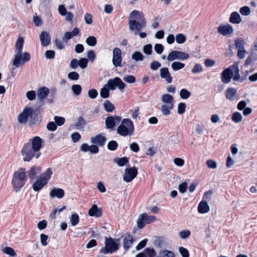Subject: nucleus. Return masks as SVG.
<instances>
[{"mask_svg": "<svg viewBox=\"0 0 257 257\" xmlns=\"http://www.w3.org/2000/svg\"><path fill=\"white\" fill-rule=\"evenodd\" d=\"M42 139L36 136L25 143L21 150V154L25 162H29L33 158L38 159L41 155L40 150L42 147Z\"/></svg>", "mask_w": 257, "mask_h": 257, "instance_id": "nucleus-1", "label": "nucleus"}, {"mask_svg": "<svg viewBox=\"0 0 257 257\" xmlns=\"http://www.w3.org/2000/svg\"><path fill=\"white\" fill-rule=\"evenodd\" d=\"M24 44V39L22 37L18 39L16 43V49L18 52L15 56L13 64L17 67L20 65H23L25 62L29 61L31 59L30 54L28 52H24L22 54V49Z\"/></svg>", "mask_w": 257, "mask_h": 257, "instance_id": "nucleus-2", "label": "nucleus"}, {"mask_svg": "<svg viewBox=\"0 0 257 257\" xmlns=\"http://www.w3.org/2000/svg\"><path fill=\"white\" fill-rule=\"evenodd\" d=\"M131 17L134 18L138 20H130L128 23L129 28L131 31L136 30L137 32H139L143 28L146 26V22L144 18V15L142 12L137 10L132 11L130 14Z\"/></svg>", "mask_w": 257, "mask_h": 257, "instance_id": "nucleus-3", "label": "nucleus"}, {"mask_svg": "<svg viewBox=\"0 0 257 257\" xmlns=\"http://www.w3.org/2000/svg\"><path fill=\"white\" fill-rule=\"evenodd\" d=\"M26 179L24 169L21 168L14 173L12 183L16 192L25 185Z\"/></svg>", "mask_w": 257, "mask_h": 257, "instance_id": "nucleus-4", "label": "nucleus"}, {"mask_svg": "<svg viewBox=\"0 0 257 257\" xmlns=\"http://www.w3.org/2000/svg\"><path fill=\"white\" fill-rule=\"evenodd\" d=\"M135 128L133 122L129 118H124L117 128V133L121 136H132Z\"/></svg>", "mask_w": 257, "mask_h": 257, "instance_id": "nucleus-5", "label": "nucleus"}, {"mask_svg": "<svg viewBox=\"0 0 257 257\" xmlns=\"http://www.w3.org/2000/svg\"><path fill=\"white\" fill-rule=\"evenodd\" d=\"M119 239L115 240L112 238L109 237L105 238V246L102 247L100 250V252L106 254L108 253H112L117 251L119 248Z\"/></svg>", "mask_w": 257, "mask_h": 257, "instance_id": "nucleus-6", "label": "nucleus"}, {"mask_svg": "<svg viewBox=\"0 0 257 257\" xmlns=\"http://www.w3.org/2000/svg\"><path fill=\"white\" fill-rule=\"evenodd\" d=\"M156 220V217L155 216H149L147 213H143L139 216L137 220L138 226L140 228H143L146 223H153Z\"/></svg>", "mask_w": 257, "mask_h": 257, "instance_id": "nucleus-7", "label": "nucleus"}, {"mask_svg": "<svg viewBox=\"0 0 257 257\" xmlns=\"http://www.w3.org/2000/svg\"><path fill=\"white\" fill-rule=\"evenodd\" d=\"M110 90H114L117 87L119 89H123L125 86V84L122 81L121 79L119 77H115L114 79H109L105 84Z\"/></svg>", "mask_w": 257, "mask_h": 257, "instance_id": "nucleus-8", "label": "nucleus"}, {"mask_svg": "<svg viewBox=\"0 0 257 257\" xmlns=\"http://www.w3.org/2000/svg\"><path fill=\"white\" fill-rule=\"evenodd\" d=\"M189 58V55L185 52L178 51H172L169 53L167 56V60L169 61L178 59L180 60H186Z\"/></svg>", "mask_w": 257, "mask_h": 257, "instance_id": "nucleus-9", "label": "nucleus"}, {"mask_svg": "<svg viewBox=\"0 0 257 257\" xmlns=\"http://www.w3.org/2000/svg\"><path fill=\"white\" fill-rule=\"evenodd\" d=\"M112 60L113 65L115 67H122V56L121 51L119 48H114L112 51Z\"/></svg>", "mask_w": 257, "mask_h": 257, "instance_id": "nucleus-10", "label": "nucleus"}, {"mask_svg": "<svg viewBox=\"0 0 257 257\" xmlns=\"http://www.w3.org/2000/svg\"><path fill=\"white\" fill-rule=\"evenodd\" d=\"M137 174L138 170L136 167L126 168L124 170L123 179L126 182H130L137 176Z\"/></svg>", "mask_w": 257, "mask_h": 257, "instance_id": "nucleus-11", "label": "nucleus"}, {"mask_svg": "<svg viewBox=\"0 0 257 257\" xmlns=\"http://www.w3.org/2000/svg\"><path fill=\"white\" fill-rule=\"evenodd\" d=\"M33 113L31 107H25L23 112L21 113L18 118V120L20 123H26L29 117L32 115Z\"/></svg>", "mask_w": 257, "mask_h": 257, "instance_id": "nucleus-12", "label": "nucleus"}, {"mask_svg": "<svg viewBox=\"0 0 257 257\" xmlns=\"http://www.w3.org/2000/svg\"><path fill=\"white\" fill-rule=\"evenodd\" d=\"M121 117L119 116H109L105 119V123L106 128L112 129L115 126L116 122H119L121 121Z\"/></svg>", "mask_w": 257, "mask_h": 257, "instance_id": "nucleus-13", "label": "nucleus"}, {"mask_svg": "<svg viewBox=\"0 0 257 257\" xmlns=\"http://www.w3.org/2000/svg\"><path fill=\"white\" fill-rule=\"evenodd\" d=\"M217 32L223 36H227L232 34L233 32V29L232 26L229 24L220 25L217 28Z\"/></svg>", "mask_w": 257, "mask_h": 257, "instance_id": "nucleus-14", "label": "nucleus"}, {"mask_svg": "<svg viewBox=\"0 0 257 257\" xmlns=\"http://www.w3.org/2000/svg\"><path fill=\"white\" fill-rule=\"evenodd\" d=\"M233 75V72L230 68H226L221 73V81L224 83H228L230 81Z\"/></svg>", "mask_w": 257, "mask_h": 257, "instance_id": "nucleus-15", "label": "nucleus"}, {"mask_svg": "<svg viewBox=\"0 0 257 257\" xmlns=\"http://www.w3.org/2000/svg\"><path fill=\"white\" fill-rule=\"evenodd\" d=\"M106 140V138L101 134L97 135L95 137L91 138V142L99 147H103L105 144Z\"/></svg>", "mask_w": 257, "mask_h": 257, "instance_id": "nucleus-16", "label": "nucleus"}, {"mask_svg": "<svg viewBox=\"0 0 257 257\" xmlns=\"http://www.w3.org/2000/svg\"><path fill=\"white\" fill-rule=\"evenodd\" d=\"M160 77L165 79L168 83H171L172 82V77L167 67H163L160 70Z\"/></svg>", "mask_w": 257, "mask_h": 257, "instance_id": "nucleus-17", "label": "nucleus"}, {"mask_svg": "<svg viewBox=\"0 0 257 257\" xmlns=\"http://www.w3.org/2000/svg\"><path fill=\"white\" fill-rule=\"evenodd\" d=\"M134 242L133 236L130 233H127L123 240V247L125 251H127L132 246Z\"/></svg>", "mask_w": 257, "mask_h": 257, "instance_id": "nucleus-18", "label": "nucleus"}, {"mask_svg": "<svg viewBox=\"0 0 257 257\" xmlns=\"http://www.w3.org/2000/svg\"><path fill=\"white\" fill-rule=\"evenodd\" d=\"M40 39L43 46L49 45L51 42V37L49 33L46 31L41 32L40 36Z\"/></svg>", "mask_w": 257, "mask_h": 257, "instance_id": "nucleus-19", "label": "nucleus"}, {"mask_svg": "<svg viewBox=\"0 0 257 257\" xmlns=\"http://www.w3.org/2000/svg\"><path fill=\"white\" fill-rule=\"evenodd\" d=\"M50 92L46 87H42L37 90V97L40 100H43L47 97Z\"/></svg>", "mask_w": 257, "mask_h": 257, "instance_id": "nucleus-20", "label": "nucleus"}, {"mask_svg": "<svg viewBox=\"0 0 257 257\" xmlns=\"http://www.w3.org/2000/svg\"><path fill=\"white\" fill-rule=\"evenodd\" d=\"M225 97L229 101L234 100L237 97L236 90L232 87L228 88L225 91Z\"/></svg>", "mask_w": 257, "mask_h": 257, "instance_id": "nucleus-21", "label": "nucleus"}, {"mask_svg": "<svg viewBox=\"0 0 257 257\" xmlns=\"http://www.w3.org/2000/svg\"><path fill=\"white\" fill-rule=\"evenodd\" d=\"M64 191L61 188H53L50 193V195L52 198L57 197L58 199L62 198L64 196Z\"/></svg>", "mask_w": 257, "mask_h": 257, "instance_id": "nucleus-22", "label": "nucleus"}, {"mask_svg": "<svg viewBox=\"0 0 257 257\" xmlns=\"http://www.w3.org/2000/svg\"><path fill=\"white\" fill-rule=\"evenodd\" d=\"M210 208L207 201L202 200L201 201L198 207V211L200 213L204 214L209 211Z\"/></svg>", "mask_w": 257, "mask_h": 257, "instance_id": "nucleus-23", "label": "nucleus"}, {"mask_svg": "<svg viewBox=\"0 0 257 257\" xmlns=\"http://www.w3.org/2000/svg\"><path fill=\"white\" fill-rule=\"evenodd\" d=\"M88 214L91 216L99 217L102 215V212L101 209H98L97 206L95 204L89 210Z\"/></svg>", "mask_w": 257, "mask_h": 257, "instance_id": "nucleus-24", "label": "nucleus"}, {"mask_svg": "<svg viewBox=\"0 0 257 257\" xmlns=\"http://www.w3.org/2000/svg\"><path fill=\"white\" fill-rule=\"evenodd\" d=\"M229 21L232 24H238L241 22V18L238 13L233 12L230 14Z\"/></svg>", "mask_w": 257, "mask_h": 257, "instance_id": "nucleus-25", "label": "nucleus"}, {"mask_svg": "<svg viewBox=\"0 0 257 257\" xmlns=\"http://www.w3.org/2000/svg\"><path fill=\"white\" fill-rule=\"evenodd\" d=\"M40 172L41 168L40 167H32L28 171V176L31 179L33 180L36 178L37 175L40 174Z\"/></svg>", "mask_w": 257, "mask_h": 257, "instance_id": "nucleus-26", "label": "nucleus"}, {"mask_svg": "<svg viewBox=\"0 0 257 257\" xmlns=\"http://www.w3.org/2000/svg\"><path fill=\"white\" fill-rule=\"evenodd\" d=\"M46 184L42 179L39 178L33 184L32 188L34 191H39Z\"/></svg>", "mask_w": 257, "mask_h": 257, "instance_id": "nucleus-27", "label": "nucleus"}, {"mask_svg": "<svg viewBox=\"0 0 257 257\" xmlns=\"http://www.w3.org/2000/svg\"><path fill=\"white\" fill-rule=\"evenodd\" d=\"M161 100L164 104L174 105L173 97L169 94L162 95Z\"/></svg>", "mask_w": 257, "mask_h": 257, "instance_id": "nucleus-28", "label": "nucleus"}, {"mask_svg": "<svg viewBox=\"0 0 257 257\" xmlns=\"http://www.w3.org/2000/svg\"><path fill=\"white\" fill-rule=\"evenodd\" d=\"M52 174L53 172L51 169L48 168L47 169L46 171L42 174L40 178L42 179L45 183L47 184L48 181L51 178Z\"/></svg>", "mask_w": 257, "mask_h": 257, "instance_id": "nucleus-29", "label": "nucleus"}, {"mask_svg": "<svg viewBox=\"0 0 257 257\" xmlns=\"http://www.w3.org/2000/svg\"><path fill=\"white\" fill-rule=\"evenodd\" d=\"M173 107L174 105L163 104L161 105V110L164 115H169L171 113L170 110Z\"/></svg>", "mask_w": 257, "mask_h": 257, "instance_id": "nucleus-30", "label": "nucleus"}, {"mask_svg": "<svg viewBox=\"0 0 257 257\" xmlns=\"http://www.w3.org/2000/svg\"><path fill=\"white\" fill-rule=\"evenodd\" d=\"M156 257H175V254L170 250L167 249L161 250L159 252V255Z\"/></svg>", "mask_w": 257, "mask_h": 257, "instance_id": "nucleus-31", "label": "nucleus"}, {"mask_svg": "<svg viewBox=\"0 0 257 257\" xmlns=\"http://www.w3.org/2000/svg\"><path fill=\"white\" fill-rule=\"evenodd\" d=\"M86 124L84 118L82 116L78 117L77 122L75 124V126L77 130L82 129Z\"/></svg>", "mask_w": 257, "mask_h": 257, "instance_id": "nucleus-32", "label": "nucleus"}, {"mask_svg": "<svg viewBox=\"0 0 257 257\" xmlns=\"http://www.w3.org/2000/svg\"><path fill=\"white\" fill-rule=\"evenodd\" d=\"M132 59L136 62L142 61L144 60V56L140 52L136 51L132 55Z\"/></svg>", "mask_w": 257, "mask_h": 257, "instance_id": "nucleus-33", "label": "nucleus"}, {"mask_svg": "<svg viewBox=\"0 0 257 257\" xmlns=\"http://www.w3.org/2000/svg\"><path fill=\"white\" fill-rule=\"evenodd\" d=\"M103 106L104 109L108 112L113 111L115 108L113 104L108 100L104 101Z\"/></svg>", "mask_w": 257, "mask_h": 257, "instance_id": "nucleus-34", "label": "nucleus"}, {"mask_svg": "<svg viewBox=\"0 0 257 257\" xmlns=\"http://www.w3.org/2000/svg\"><path fill=\"white\" fill-rule=\"evenodd\" d=\"M184 67L185 64L179 61L174 62L171 64V67L174 71H178L183 68Z\"/></svg>", "mask_w": 257, "mask_h": 257, "instance_id": "nucleus-35", "label": "nucleus"}, {"mask_svg": "<svg viewBox=\"0 0 257 257\" xmlns=\"http://www.w3.org/2000/svg\"><path fill=\"white\" fill-rule=\"evenodd\" d=\"M109 88L105 85L101 89L100 91V95L103 98H107L109 96Z\"/></svg>", "mask_w": 257, "mask_h": 257, "instance_id": "nucleus-36", "label": "nucleus"}, {"mask_svg": "<svg viewBox=\"0 0 257 257\" xmlns=\"http://www.w3.org/2000/svg\"><path fill=\"white\" fill-rule=\"evenodd\" d=\"M231 119L233 122L238 123L242 119V115L239 112H235L232 114Z\"/></svg>", "mask_w": 257, "mask_h": 257, "instance_id": "nucleus-37", "label": "nucleus"}, {"mask_svg": "<svg viewBox=\"0 0 257 257\" xmlns=\"http://www.w3.org/2000/svg\"><path fill=\"white\" fill-rule=\"evenodd\" d=\"M244 42L242 38H237L235 42V45L237 50L244 49Z\"/></svg>", "mask_w": 257, "mask_h": 257, "instance_id": "nucleus-38", "label": "nucleus"}, {"mask_svg": "<svg viewBox=\"0 0 257 257\" xmlns=\"http://www.w3.org/2000/svg\"><path fill=\"white\" fill-rule=\"evenodd\" d=\"M2 251L4 253L9 254L12 256H14L16 253L13 248L11 247H5L2 249Z\"/></svg>", "mask_w": 257, "mask_h": 257, "instance_id": "nucleus-39", "label": "nucleus"}, {"mask_svg": "<svg viewBox=\"0 0 257 257\" xmlns=\"http://www.w3.org/2000/svg\"><path fill=\"white\" fill-rule=\"evenodd\" d=\"M79 221V217L78 214L73 213L71 215L70 217V222L72 226H76Z\"/></svg>", "mask_w": 257, "mask_h": 257, "instance_id": "nucleus-40", "label": "nucleus"}, {"mask_svg": "<svg viewBox=\"0 0 257 257\" xmlns=\"http://www.w3.org/2000/svg\"><path fill=\"white\" fill-rule=\"evenodd\" d=\"M86 43L90 46H94L97 43L96 38L94 36H89L86 39Z\"/></svg>", "mask_w": 257, "mask_h": 257, "instance_id": "nucleus-41", "label": "nucleus"}, {"mask_svg": "<svg viewBox=\"0 0 257 257\" xmlns=\"http://www.w3.org/2000/svg\"><path fill=\"white\" fill-rule=\"evenodd\" d=\"M190 95V92L185 88L182 89L180 91V96L182 99H187Z\"/></svg>", "mask_w": 257, "mask_h": 257, "instance_id": "nucleus-42", "label": "nucleus"}, {"mask_svg": "<svg viewBox=\"0 0 257 257\" xmlns=\"http://www.w3.org/2000/svg\"><path fill=\"white\" fill-rule=\"evenodd\" d=\"M239 12L242 15L245 16H249L251 13L250 8L248 6H244L240 8Z\"/></svg>", "mask_w": 257, "mask_h": 257, "instance_id": "nucleus-43", "label": "nucleus"}, {"mask_svg": "<svg viewBox=\"0 0 257 257\" xmlns=\"http://www.w3.org/2000/svg\"><path fill=\"white\" fill-rule=\"evenodd\" d=\"M114 162L116 163L119 166L121 167L126 164L128 162V160L126 157H124L121 158L116 159L114 160Z\"/></svg>", "mask_w": 257, "mask_h": 257, "instance_id": "nucleus-44", "label": "nucleus"}, {"mask_svg": "<svg viewBox=\"0 0 257 257\" xmlns=\"http://www.w3.org/2000/svg\"><path fill=\"white\" fill-rule=\"evenodd\" d=\"M71 89L75 95H79L81 92L82 88L80 85L74 84L72 86Z\"/></svg>", "mask_w": 257, "mask_h": 257, "instance_id": "nucleus-45", "label": "nucleus"}, {"mask_svg": "<svg viewBox=\"0 0 257 257\" xmlns=\"http://www.w3.org/2000/svg\"><path fill=\"white\" fill-rule=\"evenodd\" d=\"M145 252L148 257H154L156 255V252L153 248L147 247L145 249Z\"/></svg>", "mask_w": 257, "mask_h": 257, "instance_id": "nucleus-46", "label": "nucleus"}, {"mask_svg": "<svg viewBox=\"0 0 257 257\" xmlns=\"http://www.w3.org/2000/svg\"><path fill=\"white\" fill-rule=\"evenodd\" d=\"M118 147L117 143L115 141H110L107 144V149L110 151L115 150Z\"/></svg>", "mask_w": 257, "mask_h": 257, "instance_id": "nucleus-47", "label": "nucleus"}, {"mask_svg": "<svg viewBox=\"0 0 257 257\" xmlns=\"http://www.w3.org/2000/svg\"><path fill=\"white\" fill-rule=\"evenodd\" d=\"M186 40V37L182 34H178L176 36V41L178 44L184 43Z\"/></svg>", "mask_w": 257, "mask_h": 257, "instance_id": "nucleus-48", "label": "nucleus"}, {"mask_svg": "<svg viewBox=\"0 0 257 257\" xmlns=\"http://www.w3.org/2000/svg\"><path fill=\"white\" fill-rule=\"evenodd\" d=\"M33 22L37 27L40 26L42 24V20L40 17L38 16L36 14L33 16Z\"/></svg>", "mask_w": 257, "mask_h": 257, "instance_id": "nucleus-49", "label": "nucleus"}, {"mask_svg": "<svg viewBox=\"0 0 257 257\" xmlns=\"http://www.w3.org/2000/svg\"><path fill=\"white\" fill-rule=\"evenodd\" d=\"M186 104L185 103L180 102L178 105L177 112L179 114H183L185 111Z\"/></svg>", "mask_w": 257, "mask_h": 257, "instance_id": "nucleus-50", "label": "nucleus"}, {"mask_svg": "<svg viewBox=\"0 0 257 257\" xmlns=\"http://www.w3.org/2000/svg\"><path fill=\"white\" fill-rule=\"evenodd\" d=\"M191 232L188 230H184L179 232V236L182 239H185L189 237Z\"/></svg>", "mask_w": 257, "mask_h": 257, "instance_id": "nucleus-51", "label": "nucleus"}, {"mask_svg": "<svg viewBox=\"0 0 257 257\" xmlns=\"http://www.w3.org/2000/svg\"><path fill=\"white\" fill-rule=\"evenodd\" d=\"M68 77L70 80H77L79 79V75L78 73L73 71L68 74Z\"/></svg>", "mask_w": 257, "mask_h": 257, "instance_id": "nucleus-52", "label": "nucleus"}, {"mask_svg": "<svg viewBox=\"0 0 257 257\" xmlns=\"http://www.w3.org/2000/svg\"><path fill=\"white\" fill-rule=\"evenodd\" d=\"M203 68L201 64H196L193 68L192 69V72L193 73H197L202 72Z\"/></svg>", "mask_w": 257, "mask_h": 257, "instance_id": "nucleus-53", "label": "nucleus"}, {"mask_svg": "<svg viewBox=\"0 0 257 257\" xmlns=\"http://www.w3.org/2000/svg\"><path fill=\"white\" fill-rule=\"evenodd\" d=\"M88 59L86 58H81L78 61L79 66L80 68L84 69L87 66Z\"/></svg>", "mask_w": 257, "mask_h": 257, "instance_id": "nucleus-54", "label": "nucleus"}, {"mask_svg": "<svg viewBox=\"0 0 257 257\" xmlns=\"http://www.w3.org/2000/svg\"><path fill=\"white\" fill-rule=\"evenodd\" d=\"M179 251L182 257H189L188 250L184 247H180Z\"/></svg>", "mask_w": 257, "mask_h": 257, "instance_id": "nucleus-55", "label": "nucleus"}, {"mask_svg": "<svg viewBox=\"0 0 257 257\" xmlns=\"http://www.w3.org/2000/svg\"><path fill=\"white\" fill-rule=\"evenodd\" d=\"M161 64L157 61H153L150 64V68L153 70H157L160 67Z\"/></svg>", "mask_w": 257, "mask_h": 257, "instance_id": "nucleus-56", "label": "nucleus"}, {"mask_svg": "<svg viewBox=\"0 0 257 257\" xmlns=\"http://www.w3.org/2000/svg\"><path fill=\"white\" fill-rule=\"evenodd\" d=\"M55 121L58 125H62L65 122V118L63 117L55 116L54 118Z\"/></svg>", "mask_w": 257, "mask_h": 257, "instance_id": "nucleus-57", "label": "nucleus"}, {"mask_svg": "<svg viewBox=\"0 0 257 257\" xmlns=\"http://www.w3.org/2000/svg\"><path fill=\"white\" fill-rule=\"evenodd\" d=\"M143 52L147 55H151L152 52V46L151 44L145 45L143 47Z\"/></svg>", "mask_w": 257, "mask_h": 257, "instance_id": "nucleus-58", "label": "nucleus"}, {"mask_svg": "<svg viewBox=\"0 0 257 257\" xmlns=\"http://www.w3.org/2000/svg\"><path fill=\"white\" fill-rule=\"evenodd\" d=\"M123 80L130 83H134L136 81V78L133 75H126L123 77Z\"/></svg>", "mask_w": 257, "mask_h": 257, "instance_id": "nucleus-59", "label": "nucleus"}, {"mask_svg": "<svg viewBox=\"0 0 257 257\" xmlns=\"http://www.w3.org/2000/svg\"><path fill=\"white\" fill-rule=\"evenodd\" d=\"M48 238V236L45 234L42 233L40 235V241L43 246H46L48 244L47 240Z\"/></svg>", "mask_w": 257, "mask_h": 257, "instance_id": "nucleus-60", "label": "nucleus"}, {"mask_svg": "<svg viewBox=\"0 0 257 257\" xmlns=\"http://www.w3.org/2000/svg\"><path fill=\"white\" fill-rule=\"evenodd\" d=\"M154 49L157 53L161 54L164 50V47L161 44H156L154 46Z\"/></svg>", "mask_w": 257, "mask_h": 257, "instance_id": "nucleus-61", "label": "nucleus"}, {"mask_svg": "<svg viewBox=\"0 0 257 257\" xmlns=\"http://www.w3.org/2000/svg\"><path fill=\"white\" fill-rule=\"evenodd\" d=\"M55 52L53 50H47L45 52V56L47 59H53L55 57Z\"/></svg>", "mask_w": 257, "mask_h": 257, "instance_id": "nucleus-62", "label": "nucleus"}, {"mask_svg": "<svg viewBox=\"0 0 257 257\" xmlns=\"http://www.w3.org/2000/svg\"><path fill=\"white\" fill-rule=\"evenodd\" d=\"M206 164L208 168L211 169H215L217 167L216 162L213 160H208L206 161Z\"/></svg>", "mask_w": 257, "mask_h": 257, "instance_id": "nucleus-63", "label": "nucleus"}, {"mask_svg": "<svg viewBox=\"0 0 257 257\" xmlns=\"http://www.w3.org/2000/svg\"><path fill=\"white\" fill-rule=\"evenodd\" d=\"M47 128L50 131H54L57 129V124L53 121H50L47 124Z\"/></svg>", "mask_w": 257, "mask_h": 257, "instance_id": "nucleus-64", "label": "nucleus"}]
</instances>
